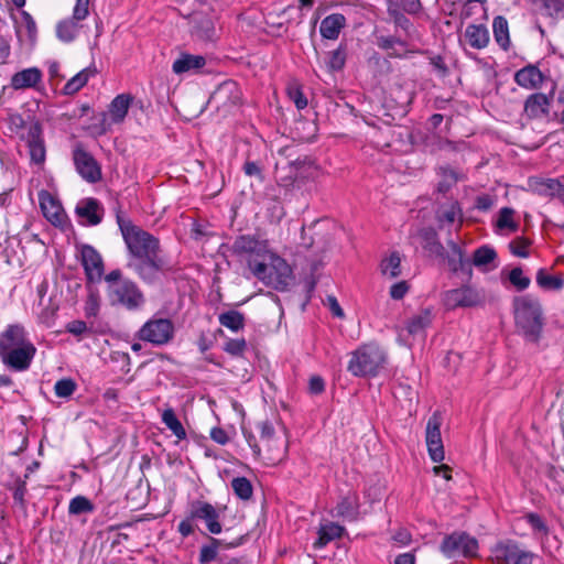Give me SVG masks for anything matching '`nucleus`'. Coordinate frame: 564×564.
Masks as SVG:
<instances>
[{
    "instance_id": "21",
    "label": "nucleus",
    "mask_w": 564,
    "mask_h": 564,
    "mask_svg": "<svg viewBox=\"0 0 564 564\" xmlns=\"http://www.w3.org/2000/svg\"><path fill=\"white\" fill-rule=\"evenodd\" d=\"M76 214L87 220V225L96 226L102 219V208L95 198H86L76 207Z\"/></svg>"
},
{
    "instance_id": "43",
    "label": "nucleus",
    "mask_w": 564,
    "mask_h": 564,
    "mask_svg": "<svg viewBox=\"0 0 564 564\" xmlns=\"http://www.w3.org/2000/svg\"><path fill=\"white\" fill-rule=\"evenodd\" d=\"M536 282L541 288L546 290H560L564 285V279L561 275H549L544 270H539Z\"/></svg>"
},
{
    "instance_id": "18",
    "label": "nucleus",
    "mask_w": 564,
    "mask_h": 564,
    "mask_svg": "<svg viewBox=\"0 0 564 564\" xmlns=\"http://www.w3.org/2000/svg\"><path fill=\"white\" fill-rule=\"evenodd\" d=\"M191 33L198 41L213 42L217 39V31L212 17L195 13L191 18Z\"/></svg>"
},
{
    "instance_id": "11",
    "label": "nucleus",
    "mask_w": 564,
    "mask_h": 564,
    "mask_svg": "<svg viewBox=\"0 0 564 564\" xmlns=\"http://www.w3.org/2000/svg\"><path fill=\"white\" fill-rule=\"evenodd\" d=\"M35 351L36 349L33 344H30L19 348L0 351V357L4 365L14 370L22 371L29 368Z\"/></svg>"
},
{
    "instance_id": "19",
    "label": "nucleus",
    "mask_w": 564,
    "mask_h": 564,
    "mask_svg": "<svg viewBox=\"0 0 564 564\" xmlns=\"http://www.w3.org/2000/svg\"><path fill=\"white\" fill-rule=\"evenodd\" d=\"M30 344L31 343L26 338L23 326L18 324L8 326V328L0 335V351L19 348Z\"/></svg>"
},
{
    "instance_id": "12",
    "label": "nucleus",
    "mask_w": 564,
    "mask_h": 564,
    "mask_svg": "<svg viewBox=\"0 0 564 564\" xmlns=\"http://www.w3.org/2000/svg\"><path fill=\"white\" fill-rule=\"evenodd\" d=\"M249 267H250L253 275L257 276L259 280L263 281L265 284L274 285L275 288H279V285H286V282L284 281V279L289 275L290 268L280 258L275 259V264L273 265L279 271V276H278L276 281H274V279L272 276V271L265 263L257 262V263L252 264L250 262Z\"/></svg>"
},
{
    "instance_id": "25",
    "label": "nucleus",
    "mask_w": 564,
    "mask_h": 564,
    "mask_svg": "<svg viewBox=\"0 0 564 564\" xmlns=\"http://www.w3.org/2000/svg\"><path fill=\"white\" fill-rule=\"evenodd\" d=\"M205 65L206 58L204 56L182 53L180 57L174 61L172 69L175 74H183L191 70H198Z\"/></svg>"
},
{
    "instance_id": "34",
    "label": "nucleus",
    "mask_w": 564,
    "mask_h": 564,
    "mask_svg": "<svg viewBox=\"0 0 564 564\" xmlns=\"http://www.w3.org/2000/svg\"><path fill=\"white\" fill-rule=\"evenodd\" d=\"M344 531H345L344 527H341L337 523H334V522H329V523L322 525L319 529V532H318L319 538L315 542V546L322 547V546L326 545L328 542H330L337 538H340L343 535Z\"/></svg>"
},
{
    "instance_id": "49",
    "label": "nucleus",
    "mask_w": 564,
    "mask_h": 564,
    "mask_svg": "<svg viewBox=\"0 0 564 564\" xmlns=\"http://www.w3.org/2000/svg\"><path fill=\"white\" fill-rule=\"evenodd\" d=\"M509 281L518 291L525 290L531 282L530 278L523 275V271L519 267L510 271Z\"/></svg>"
},
{
    "instance_id": "53",
    "label": "nucleus",
    "mask_w": 564,
    "mask_h": 564,
    "mask_svg": "<svg viewBox=\"0 0 564 564\" xmlns=\"http://www.w3.org/2000/svg\"><path fill=\"white\" fill-rule=\"evenodd\" d=\"M530 246V241L525 238H517L509 243L510 251L521 258H527L529 252L527 248Z\"/></svg>"
},
{
    "instance_id": "52",
    "label": "nucleus",
    "mask_w": 564,
    "mask_h": 564,
    "mask_svg": "<svg viewBox=\"0 0 564 564\" xmlns=\"http://www.w3.org/2000/svg\"><path fill=\"white\" fill-rule=\"evenodd\" d=\"M247 348V343L243 338L229 339L224 345V350L231 356H242Z\"/></svg>"
},
{
    "instance_id": "37",
    "label": "nucleus",
    "mask_w": 564,
    "mask_h": 564,
    "mask_svg": "<svg viewBox=\"0 0 564 564\" xmlns=\"http://www.w3.org/2000/svg\"><path fill=\"white\" fill-rule=\"evenodd\" d=\"M219 323L221 326L232 330L238 332L239 329H242L245 326V316L242 313L238 311H228L225 313H221L218 317Z\"/></svg>"
},
{
    "instance_id": "36",
    "label": "nucleus",
    "mask_w": 564,
    "mask_h": 564,
    "mask_svg": "<svg viewBox=\"0 0 564 564\" xmlns=\"http://www.w3.org/2000/svg\"><path fill=\"white\" fill-rule=\"evenodd\" d=\"M492 29L496 42L503 50H508L510 45L508 21L503 17L498 15L494 19Z\"/></svg>"
},
{
    "instance_id": "16",
    "label": "nucleus",
    "mask_w": 564,
    "mask_h": 564,
    "mask_svg": "<svg viewBox=\"0 0 564 564\" xmlns=\"http://www.w3.org/2000/svg\"><path fill=\"white\" fill-rule=\"evenodd\" d=\"M42 134L43 129L39 121H34L29 126L25 140L29 147L31 161L36 164H42L45 161L46 151Z\"/></svg>"
},
{
    "instance_id": "51",
    "label": "nucleus",
    "mask_w": 564,
    "mask_h": 564,
    "mask_svg": "<svg viewBox=\"0 0 564 564\" xmlns=\"http://www.w3.org/2000/svg\"><path fill=\"white\" fill-rule=\"evenodd\" d=\"M442 178L438 182L437 191L440 193H446L452 186L457 183V175L454 171L448 169H442Z\"/></svg>"
},
{
    "instance_id": "22",
    "label": "nucleus",
    "mask_w": 564,
    "mask_h": 564,
    "mask_svg": "<svg viewBox=\"0 0 564 564\" xmlns=\"http://www.w3.org/2000/svg\"><path fill=\"white\" fill-rule=\"evenodd\" d=\"M415 236L420 238L422 247L431 254L436 257L444 256V247L441 243L437 232L432 227H424L416 231Z\"/></svg>"
},
{
    "instance_id": "38",
    "label": "nucleus",
    "mask_w": 564,
    "mask_h": 564,
    "mask_svg": "<svg viewBox=\"0 0 564 564\" xmlns=\"http://www.w3.org/2000/svg\"><path fill=\"white\" fill-rule=\"evenodd\" d=\"M381 272L383 275L394 279L401 274V257L399 252H392L388 258L381 261Z\"/></svg>"
},
{
    "instance_id": "3",
    "label": "nucleus",
    "mask_w": 564,
    "mask_h": 564,
    "mask_svg": "<svg viewBox=\"0 0 564 564\" xmlns=\"http://www.w3.org/2000/svg\"><path fill=\"white\" fill-rule=\"evenodd\" d=\"M387 355L375 343L361 345L350 354L347 370L355 377H376L384 368Z\"/></svg>"
},
{
    "instance_id": "48",
    "label": "nucleus",
    "mask_w": 564,
    "mask_h": 564,
    "mask_svg": "<svg viewBox=\"0 0 564 564\" xmlns=\"http://www.w3.org/2000/svg\"><path fill=\"white\" fill-rule=\"evenodd\" d=\"M220 540L210 538V544L203 545L199 553V562L207 564L217 557V550L220 545Z\"/></svg>"
},
{
    "instance_id": "55",
    "label": "nucleus",
    "mask_w": 564,
    "mask_h": 564,
    "mask_svg": "<svg viewBox=\"0 0 564 564\" xmlns=\"http://www.w3.org/2000/svg\"><path fill=\"white\" fill-rule=\"evenodd\" d=\"M89 2L90 0H76L73 18L76 21L84 20L89 13Z\"/></svg>"
},
{
    "instance_id": "45",
    "label": "nucleus",
    "mask_w": 564,
    "mask_h": 564,
    "mask_svg": "<svg viewBox=\"0 0 564 564\" xmlns=\"http://www.w3.org/2000/svg\"><path fill=\"white\" fill-rule=\"evenodd\" d=\"M231 487L237 497L242 500H249L252 496V485L246 477L234 478Z\"/></svg>"
},
{
    "instance_id": "54",
    "label": "nucleus",
    "mask_w": 564,
    "mask_h": 564,
    "mask_svg": "<svg viewBox=\"0 0 564 564\" xmlns=\"http://www.w3.org/2000/svg\"><path fill=\"white\" fill-rule=\"evenodd\" d=\"M288 93L289 97L293 100L297 109H304L307 106V99L303 95L300 87H289Z\"/></svg>"
},
{
    "instance_id": "47",
    "label": "nucleus",
    "mask_w": 564,
    "mask_h": 564,
    "mask_svg": "<svg viewBox=\"0 0 564 564\" xmlns=\"http://www.w3.org/2000/svg\"><path fill=\"white\" fill-rule=\"evenodd\" d=\"M77 389V383L72 378H63L56 381L54 392L58 398H69Z\"/></svg>"
},
{
    "instance_id": "15",
    "label": "nucleus",
    "mask_w": 564,
    "mask_h": 564,
    "mask_svg": "<svg viewBox=\"0 0 564 564\" xmlns=\"http://www.w3.org/2000/svg\"><path fill=\"white\" fill-rule=\"evenodd\" d=\"M80 257L88 281H99L104 274V262L99 252L86 245L82 247Z\"/></svg>"
},
{
    "instance_id": "17",
    "label": "nucleus",
    "mask_w": 564,
    "mask_h": 564,
    "mask_svg": "<svg viewBox=\"0 0 564 564\" xmlns=\"http://www.w3.org/2000/svg\"><path fill=\"white\" fill-rule=\"evenodd\" d=\"M131 97L129 95H118L110 104L109 107V116L111 122L108 121V115H101L100 122V133H105L110 128L111 123H120L123 121L124 117L128 113V109L130 106Z\"/></svg>"
},
{
    "instance_id": "62",
    "label": "nucleus",
    "mask_w": 564,
    "mask_h": 564,
    "mask_svg": "<svg viewBox=\"0 0 564 564\" xmlns=\"http://www.w3.org/2000/svg\"><path fill=\"white\" fill-rule=\"evenodd\" d=\"M395 44L403 45V42L394 36H380L378 37V46L383 50H392Z\"/></svg>"
},
{
    "instance_id": "60",
    "label": "nucleus",
    "mask_w": 564,
    "mask_h": 564,
    "mask_svg": "<svg viewBox=\"0 0 564 564\" xmlns=\"http://www.w3.org/2000/svg\"><path fill=\"white\" fill-rule=\"evenodd\" d=\"M408 290V283L405 281H401L391 286L390 295L394 300H401L406 294Z\"/></svg>"
},
{
    "instance_id": "32",
    "label": "nucleus",
    "mask_w": 564,
    "mask_h": 564,
    "mask_svg": "<svg viewBox=\"0 0 564 564\" xmlns=\"http://www.w3.org/2000/svg\"><path fill=\"white\" fill-rule=\"evenodd\" d=\"M95 74V68H84L65 84L63 88V94L68 96L76 94L87 84L88 79Z\"/></svg>"
},
{
    "instance_id": "63",
    "label": "nucleus",
    "mask_w": 564,
    "mask_h": 564,
    "mask_svg": "<svg viewBox=\"0 0 564 564\" xmlns=\"http://www.w3.org/2000/svg\"><path fill=\"white\" fill-rule=\"evenodd\" d=\"M25 492H26L25 480L19 479L17 481V487L13 491L14 501L18 502L19 505L23 506Z\"/></svg>"
},
{
    "instance_id": "8",
    "label": "nucleus",
    "mask_w": 564,
    "mask_h": 564,
    "mask_svg": "<svg viewBox=\"0 0 564 564\" xmlns=\"http://www.w3.org/2000/svg\"><path fill=\"white\" fill-rule=\"evenodd\" d=\"M442 415L438 411L434 412L426 424L425 441L429 455L434 463L444 459V446L441 436Z\"/></svg>"
},
{
    "instance_id": "56",
    "label": "nucleus",
    "mask_w": 564,
    "mask_h": 564,
    "mask_svg": "<svg viewBox=\"0 0 564 564\" xmlns=\"http://www.w3.org/2000/svg\"><path fill=\"white\" fill-rule=\"evenodd\" d=\"M388 13L395 25L400 26L401 29L408 30L411 25L410 20L404 15L405 12L388 8Z\"/></svg>"
},
{
    "instance_id": "20",
    "label": "nucleus",
    "mask_w": 564,
    "mask_h": 564,
    "mask_svg": "<svg viewBox=\"0 0 564 564\" xmlns=\"http://www.w3.org/2000/svg\"><path fill=\"white\" fill-rule=\"evenodd\" d=\"M451 254L448 256V265L451 270L455 273L462 272L464 273L468 280L471 279L473 268L470 261L465 258L463 250L455 242H449Z\"/></svg>"
},
{
    "instance_id": "50",
    "label": "nucleus",
    "mask_w": 564,
    "mask_h": 564,
    "mask_svg": "<svg viewBox=\"0 0 564 564\" xmlns=\"http://www.w3.org/2000/svg\"><path fill=\"white\" fill-rule=\"evenodd\" d=\"M346 62V51L343 46L330 52V56L328 59V68L330 70H340L345 66Z\"/></svg>"
},
{
    "instance_id": "58",
    "label": "nucleus",
    "mask_w": 564,
    "mask_h": 564,
    "mask_svg": "<svg viewBox=\"0 0 564 564\" xmlns=\"http://www.w3.org/2000/svg\"><path fill=\"white\" fill-rule=\"evenodd\" d=\"M260 437L264 443H269L270 441L279 438L275 436L274 429L269 421L260 423Z\"/></svg>"
},
{
    "instance_id": "4",
    "label": "nucleus",
    "mask_w": 564,
    "mask_h": 564,
    "mask_svg": "<svg viewBox=\"0 0 564 564\" xmlns=\"http://www.w3.org/2000/svg\"><path fill=\"white\" fill-rule=\"evenodd\" d=\"M442 303L447 311L482 307L486 304V292L470 284H464L444 292Z\"/></svg>"
},
{
    "instance_id": "24",
    "label": "nucleus",
    "mask_w": 564,
    "mask_h": 564,
    "mask_svg": "<svg viewBox=\"0 0 564 564\" xmlns=\"http://www.w3.org/2000/svg\"><path fill=\"white\" fill-rule=\"evenodd\" d=\"M550 99L546 95L536 93L528 97L524 102V112L530 118H540L547 115Z\"/></svg>"
},
{
    "instance_id": "42",
    "label": "nucleus",
    "mask_w": 564,
    "mask_h": 564,
    "mask_svg": "<svg viewBox=\"0 0 564 564\" xmlns=\"http://www.w3.org/2000/svg\"><path fill=\"white\" fill-rule=\"evenodd\" d=\"M264 446L269 453L268 459L271 462L280 460L286 454V441L281 436L278 440L264 443Z\"/></svg>"
},
{
    "instance_id": "14",
    "label": "nucleus",
    "mask_w": 564,
    "mask_h": 564,
    "mask_svg": "<svg viewBox=\"0 0 564 564\" xmlns=\"http://www.w3.org/2000/svg\"><path fill=\"white\" fill-rule=\"evenodd\" d=\"M191 519L205 521L208 531L213 534L221 532V524L218 521L219 514L215 507L208 502L194 501L191 505Z\"/></svg>"
},
{
    "instance_id": "41",
    "label": "nucleus",
    "mask_w": 564,
    "mask_h": 564,
    "mask_svg": "<svg viewBox=\"0 0 564 564\" xmlns=\"http://www.w3.org/2000/svg\"><path fill=\"white\" fill-rule=\"evenodd\" d=\"M335 516L347 518L350 521H355L357 519V505L349 497L343 498L335 508Z\"/></svg>"
},
{
    "instance_id": "23",
    "label": "nucleus",
    "mask_w": 564,
    "mask_h": 564,
    "mask_svg": "<svg viewBox=\"0 0 564 564\" xmlns=\"http://www.w3.org/2000/svg\"><path fill=\"white\" fill-rule=\"evenodd\" d=\"M516 83L527 89L539 88L543 82V75L540 69L533 65L519 69L514 75Z\"/></svg>"
},
{
    "instance_id": "27",
    "label": "nucleus",
    "mask_w": 564,
    "mask_h": 564,
    "mask_svg": "<svg viewBox=\"0 0 564 564\" xmlns=\"http://www.w3.org/2000/svg\"><path fill=\"white\" fill-rule=\"evenodd\" d=\"M435 218L440 227L444 224H453L455 220H458L459 224H462L463 212L458 202L453 200L447 205L440 206L435 212Z\"/></svg>"
},
{
    "instance_id": "26",
    "label": "nucleus",
    "mask_w": 564,
    "mask_h": 564,
    "mask_svg": "<svg viewBox=\"0 0 564 564\" xmlns=\"http://www.w3.org/2000/svg\"><path fill=\"white\" fill-rule=\"evenodd\" d=\"M346 19L343 14L334 13L327 15L321 22L319 32L321 35L327 40H336L345 26Z\"/></svg>"
},
{
    "instance_id": "1",
    "label": "nucleus",
    "mask_w": 564,
    "mask_h": 564,
    "mask_svg": "<svg viewBox=\"0 0 564 564\" xmlns=\"http://www.w3.org/2000/svg\"><path fill=\"white\" fill-rule=\"evenodd\" d=\"M117 219L130 253L128 267L144 282H154L167 267L161 256L158 238L120 216Z\"/></svg>"
},
{
    "instance_id": "35",
    "label": "nucleus",
    "mask_w": 564,
    "mask_h": 564,
    "mask_svg": "<svg viewBox=\"0 0 564 564\" xmlns=\"http://www.w3.org/2000/svg\"><path fill=\"white\" fill-rule=\"evenodd\" d=\"M516 212L511 207H502L499 210L498 218L496 220V228L500 231L508 230L516 232L519 229V224L514 220Z\"/></svg>"
},
{
    "instance_id": "46",
    "label": "nucleus",
    "mask_w": 564,
    "mask_h": 564,
    "mask_svg": "<svg viewBox=\"0 0 564 564\" xmlns=\"http://www.w3.org/2000/svg\"><path fill=\"white\" fill-rule=\"evenodd\" d=\"M94 505L89 499H87L84 496H77L73 498L68 506V512L70 514H82V513H89L93 512Z\"/></svg>"
},
{
    "instance_id": "28",
    "label": "nucleus",
    "mask_w": 564,
    "mask_h": 564,
    "mask_svg": "<svg viewBox=\"0 0 564 564\" xmlns=\"http://www.w3.org/2000/svg\"><path fill=\"white\" fill-rule=\"evenodd\" d=\"M42 74L36 67L26 68L15 73L11 78V86L14 89L34 87L41 80Z\"/></svg>"
},
{
    "instance_id": "5",
    "label": "nucleus",
    "mask_w": 564,
    "mask_h": 564,
    "mask_svg": "<svg viewBox=\"0 0 564 564\" xmlns=\"http://www.w3.org/2000/svg\"><path fill=\"white\" fill-rule=\"evenodd\" d=\"M109 296L113 303H118L128 310H137L144 303L142 292L130 280L109 285Z\"/></svg>"
},
{
    "instance_id": "7",
    "label": "nucleus",
    "mask_w": 564,
    "mask_h": 564,
    "mask_svg": "<svg viewBox=\"0 0 564 564\" xmlns=\"http://www.w3.org/2000/svg\"><path fill=\"white\" fill-rule=\"evenodd\" d=\"M477 550L478 541L466 532H454L446 535L441 544V551L447 557L454 556L458 551L466 557L475 556Z\"/></svg>"
},
{
    "instance_id": "64",
    "label": "nucleus",
    "mask_w": 564,
    "mask_h": 564,
    "mask_svg": "<svg viewBox=\"0 0 564 564\" xmlns=\"http://www.w3.org/2000/svg\"><path fill=\"white\" fill-rule=\"evenodd\" d=\"M66 329L73 335H82L87 330V325L84 321H73L67 324Z\"/></svg>"
},
{
    "instance_id": "57",
    "label": "nucleus",
    "mask_w": 564,
    "mask_h": 564,
    "mask_svg": "<svg viewBox=\"0 0 564 564\" xmlns=\"http://www.w3.org/2000/svg\"><path fill=\"white\" fill-rule=\"evenodd\" d=\"M243 172L250 177H256L259 182L264 180L262 167L257 162L247 161L243 164Z\"/></svg>"
},
{
    "instance_id": "39",
    "label": "nucleus",
    "mask_w": 564,
    "mask_h": 564,
    "mask_svg": "<svg viewBox=\"0 0 564 564\" xmlns=\"http://www.w3.org/2000/svg\"><path fill=\"white\" fill-rule=\"evenodd\" d=\"M78 21L72 19L64 20L57 24L56 33L59 40L64 42H72L78 32Z\"/></svg>"
},
{
    "instance_id": "33",
    "label": "nucleus",
    "mask_w": 564,
    "mask_h": 564,
    "mask_svg": "<svg viewBox=\"0 0 564 564\" xmlns=\"http://www.w3.org/2000/svg\"><path fill=\"white\" fill-rule=\"evenodd\" d=\"M162 422L165 424V426L173 433V435L177 440L186 438V431L183 427L181 421L177 419V416L172 408H167L163 411Z\"/></svg>"
},
{
    "instance_id": "13",
    "label": "nucleus",
    "mask_w": 564,
    "mask_h": 564,
    "mask_svg": "<svg viewBox=\"0 0 564 564\" xmlns=\"http://www.w3.org/2000/svg\"><path fill=\"white\" fill-rule=\"evenodd\" d=\"M229 251L237 257L262 256L267 252L265 241L259 240L251 235L238 236L232 245L228 247Z\"/></svg>"
},
{
    "instance_id": "10",
    "label": "nucleus",
    "mask_w": 564,
    "mask_h": 564,
    "mask_svg": "<svg viewBox=\"0 0 564 564\" xmlns=\"http://www.w3.org/2000/svg\"><path fill=\"white\" fill-rule=\"evenodd\" d=\"M77 172L87 182L95 183L100 180L101 171L96 160L83 148L77 147L73 153Z\"/></svg>"
},
{
    "instance_id": "9",
    "label": "nucleus",
    "mask_w": 564,
    "mask_h": 564,
    "mask_svg": "<svg viewBox=\"0 0 564 564\" xmlns=\"http://www.w3.org/2000/svg\"><path fill=\"white\" fill-rule=\"evenodd\" d=\"M497 564H532L533 554L512 541L499 542L494 547Z\"/></svg>"
},
{
    "instance_id": "29",
    "label": "nucleus",
    "mask_w": 564,
    "mask_h": 564,
    "mask_svg": "<svg viewBox=\"0 0 564 564\" xmlns=\"http://www.w3.org/2000/svg\"><path fill=\"white\" fill-rule=\"evenodd\" d=\"M41 208L45 218L53 225H62L64 221V213L62 206L51 196L41 197Z\"/></svg>"
},
{
    "instance_id": "40",
    "label": "nucleus",
    "mask_w": 564,
    "mask_h": 564,
    "mask_svg": "<svg viewBox=\"0 0 564 564\" xmlns=\"http://www.w3.org/2000/svg\"><path fill=\"white\" fill-rule=\"evenodd\" d=\"M497 258V252L489 246H481L474 251L471 265L484 267Z\"/></svg>"
},
{
    "instance_id": "2",
    "label": "nucleus",
    "mask_w": 564,
    "mask_h": 564,
    "mask_svg": "<svg viewBox=\"0 0 564 564\" xmlns=\"http://www.w3.org/2000/svg\"><path fill=\"white\" fill-rule=\"evenodd\" d=\"M513 315L517 329L531 341H538L544 326L541 303L531 295L513 299Z\"/></svg>"
},
{
    "instance_id": "30",
    "label": "nucleus",
    "mask_w": 564,
    "mask_h": 564,
    "mask_svg": "<svg viewBox=\"0 0 564 564\" xmlns=\"http://www.w3.org/2000/svg\"><path fill=\"white\" fill-rule=\"evenodd\" d=\"M465 37L469 45L477 50L486 47L489 42V33L484 25H468L465 31Z\"/></svg>"
},
{
    "instance_id": "44",
    "label": "nucleus",
    "mask_w": 564,
    "mask_h": 564,
    "mask_svg": "<svg viewBox=\"0 0 564 564\" xmlns=\"http://www.w3.org/2000/svg\"><path fill=\"white\" fill-rule=\"evenodd\" d=\"M388 8L416 14L421 11L422 4L420 0H388Z\"/></svg>"
},
{
    "instance_id": "31",
    "label": "nucleus",
    "mask_w": 564,
    "mask_h": 564,
    "mask_svg": "<svg viewBox=\"0 0 564 564\" xmlns=\"http://www.w3.org/2000/svg\"><path fill=\"white\" fill-rule=\"evenodd\" d=\"M431 323L432 311L430 308H425L409 319L406 329L410 335H421L431 325Z\"/></svg>"
},
{
    "instance_id": "6",
    "label": "nucleus",
    "mask_w": 564,
    "mask_h": 564,
    "mask_svg": "<svg viewBox=\"0 0 564 564\" xmlns=\"http://www.w3.org/2000/svg\"><path fill=\"white\" fill-rule=\"evenodd\" d=\"M174 325L169 318H155L148 321L139 330L142 340L161 346L172 340Z\"/></svg>"
},
{
    "instance_id": "59",
    "label": "nucleus",
    "mask_w": 564,
    "mask_h": 564,
    "mask_svg": "<svg viewBox=\"0 0 564 564\" xmlns=\"http://www.w3.org/2000/svg\"><path fill=\"white\" fill-rule=\"evenodd\" d=\"M495 199L489 195H480L476 197L475 208L480 212H488L494 206Z\"/></svg>"
},
{
    "instance_id": "61",
    "label": "nucleus",
    "mask_w": 564,
    "mask_h": 564,
    "mask_svg": "<svg viewBox=\"0 0 564 564\" xmlns=\"http://www.w3.org/2000/svg\"><path fill=\"white\" fill-rule=\"evenodd\" d=\"M525 518H527L528 523H530V525L533 529H535V530H538L540 532H546V530H547L546 525H545L544 521L541 519V517L539 514H536V513H528L525 516Z\"/></svg>"
}]
</instances>
